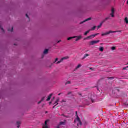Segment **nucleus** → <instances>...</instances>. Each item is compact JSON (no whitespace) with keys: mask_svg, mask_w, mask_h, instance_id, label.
Listing matches in <instances>:
<instances>
[{"mask_svg":"<svg viewBox=\"0 0 128 128\" xmlns=\"http://www.w3.org/2000/svg\"><path fill=\"white\" fill-rule=\"evenodd\" d=\"M111 12H112L110 14V16H112V18H114V9L112 8Z\"/></svg>","mask_w":128,"mask_h":128,"instance_id":"0eeeda50","label":"nucleus"},{"mask_svg":"<svg viewBox=\"0 0 128 128\" xmlns=\"http://www.w3.org/2000/svg\"><path fill=\"white\" fill-rule=\"evenodd\" d=\"M98 34H98V33L96 34H92L90 36H88L86 38H84V40H90V38H94V36H96Z\"/></svg>","mask_w":128,"mask_h":128,"instance_id":"7ed1b4c3","label":"nucleus"},{"mask_svg":"<svg viewBox=\"0 0 128 128\" xmlns=\"http://www.w3.org/2000/svg\"><path fill=\"white\" fill-rule=\"evenodd\" d=\"M122 32V30H119V31L118 30H116V31L110 30L108 32L102 34V36H106L108 34H112V32Z\"/></svg>","mask_w":128,"mask_h":128,"instance_id":"f03ea898","label":"nucleus"},{"mask_svg":"<svg viewBox=\"0 0 128 128\" xmlns=\"http://www.w3.org/2000/svg\"><path fill=\"white\" fill-rule=\"evenodd\" d=\"M110 20V17H107L106 18H105V19H104L100 24V25H98L97 28H101L102 26V24H104V22H106V20Z\"/></svg>","mask_w":128,"mask_h":128,"instance_id":"20e7f679","label":"nucleus"},{"mask_svg":"<svg viewBox=\"0 0 128 128\" xmlns=\"http://www.w3.org/2000/svg\"><path fill=\"white\" fill-rule=\"evenodd\" d=\"M72 38H76V37L72 36V37H69L67 38L68 40H70Z\"/></svg>","mask_w":128,"mask_h":128,"instance_id":"4468645a","label":"nucleus"},{"mask_svg":"<svg viewBox=\"0 0 128 128\" xmlns=\"http://www.w3.org/2000/svg\"><path fill=\"white\" fill-rule=\"evenodd\" d=\"M42 128H48V125L44 124Z\"/></svg>","mask_w":128,"mask_h":128,"instance_id":"b1692460","label":"nucleus"},{"mask_svg":"<svg viewBox=\"0 0 128 128\" xmlns=\"http://www.w3.org/2000/svg\"><path fill=\"white\" fill-rule=\"evenodd\" d=\"M76 120H77L78 122H80V117H78V112H76Z\"/></svg>","mask_w":128,"mask_h":128,"instance_id":"f8f14e48","label":"nucleus"},{"mask_svg":"<svg viewBox=\"0 0 128 128\" xmlns=\"http://www.w3.org/2000/svg\"><path fill=\"white\" fill-rule=\"evenodd\" d=\"M92 20V18H89L84 20V21L80 22V24H84V22H88V20Z\"/></svg>","mask_w":128,"mask_h":128,"instance_id":"6e6552de","label":"nucleus"},{"mask_svg":"<svg viewBox=\"0 0 128 128\" xmlns=\"http://www.w3.org/2000/svg\"><path fill=\"white\" fill-rule=\"evenodd\" d=\"M70 84V81H67L66 82L65 84Z\"/></svg>","mask_w":128,"mask_h":128,"instance_id":"a878e982","label":"nucleus"},{"mask_svg":"<svg viewBox=\"0 0 128 128\" xmlns=\"http://www.w3.org/2000/svg\"><path fill=\"white\" fill-rule=\"evenodd\" d=\"M71 94V92H70L68 93V94Z\"/></svg>","mask_w":128,"mask_h":128,"instance_id":"58836bf2","label":"nucleus"},{"mask_svg":"<svg viewBox=\"0 0 128 128\" xmlns=\"http://www.w3.org/2000/svg\"><path fill=\"white\" fill-rule=\"evenodd\" d=\"M124 22H126V24H128V17L125 18H124Z\"/></svg>","mask_w":128,"mask_h":128,"instance_id":"6ab92c4d","label":"nucleus"},{"mask_svg":"<svg viewBox=\"0 0 128 128\" xmlns=\"http://www.w3.org/2000/svg\"><path fill=\"white\" fill-rule=\"evenodd\" d=\"M0 28H1L3 32H4V28H2V27L0 25Z\"/></svg>","mask_w":128,"mask_h":128,"instance_id":"393cba45","label":"nucleus"},{"mask_svg":"<svg viewBox=\"0 0 128 128\" xmlns=\"http://www.w3.org/2000/svg\"><path fill=\"white\" fill-rule=\"evenodd\" d=\"M90 70H92V68H90Z\"/></svg>","mask_w":128,"mask_h":128,"instance_id":"4c0bfd02","label":"nucleus"},{"mask_svg":"<svg viewBox=\"0 0 128 128\" xmlns=\"http://www.w3.org/2000/svg\"><path fill=\"white\" fill-rule=\"evenodd\" d=\"M74 122H76V120H74Z\"/></svg>","mask_w":128,"mask_h":128,"instance_id":"79ce46f5","label":"nucleus"},{"mask_svg":"<svg viewBox=\"0 0 128 128\" xmlns=\"http://www.w3.org/2000/svg\"><path fill=\"white\" fill-rule=\"evenodd\" d=\"M62 102H64V100H62Z\"/></svg>","mask_w":128,"mask_h":128,"instance_id":"49530a36","label":"nucleus"},{"mask_svg":"<svg viewBox=\"0 0 128 128\" xmlns=\"http://www.w3.org/2000/svg\"><path fill=\"white\" fill-rule=\"evenodd\" d=\"M42 102V100L38 102V104H40V102Z\"/></svg>","mask_w":128,"mask_h":128,"instance_id":"c9c22d12","label":"nucleus"},{"mask_svg":"<svg viewBox=\"0 0 128 128\" xmlns=\"http://www.w3.org/2000/svg\"><path fill=\"white\" fill-rule=\"evenodd\" d=\"M79 124H80V126H82V121H78Z\"/></svg>","mask_w":128,"mask_h":128,"instance_id":"c756f323","label":"nucleus"},{"mask_svg":"<svg viewBox=\"0 0 128 128\" xmlns=\"http://www.w3.org/2000/svg\"><path fill=\"white\" fill-rule=\"evenodd\" d=\"M99 50H100V52H104V47H100L99 48Z\"/></svg>","mask_w":128,"mask_h":128,"instance_id":"aec40b11","label":"nucleus"},{"mask_svg":"<svg viewBox=\"0 0 128 128\" xmlns=\"http://www.w3.org/2000/svg\"><path fill=\"white\" fill-rule=\"evenodd\" d=\"M108 78V80H114V77H109Z\"/></svg>","mask_w":128,"mask_h":128,"instance_id":"cd10ccee","label":"nucleus"},{"mask_svg":"<svg viewBox=\"0 0 128 128\" xmlns=\"http://www.w3.org/2000/svg\"><path fill=\"white\" fill-rule=\"evenodd\" d=\"M42 58H44V56H42Z\"/></svg>","mask_w":128,"mask_h":128,"instance_id":"c03bdc74","label":"nucleus"},{"mask_svg":"<svg viewBox=\"0 0 128 128\" xmlns=\"http://www.w3.org/2000/svg\"><path fill=\"white\" fill-rule=\"evenodd\" d=\"M80 66H82V65L80 64H78V66H76V70H78V68H80Z\"/></svg>","mask_w":128,"mask_h":128,"instance_id":"dca6fc26","label":"nucleus"},{"mask_svg":"<svg viewBox=\"0 0 128 128\" xmlns=\"http://www.w3.org/2000/svg\"><path fill=\"white\" fill-rule=\"evenodd\" d=\"M48 120H46L44 122V125L48 126Z\"/></svg>","mask_w":128,"mask_h":128,"instance_id":"4be33fe9","label":"nucleus"},{"mask_svg":"<svg viewBox=\"0 0 128 128\" xmlns=\"http://www.w3.org/2000/svg\"><path fill=\"white\" fill-rule=\"evenodd\" d=\"M90 56V54H85L83 57V58H86V56Z\"/></svg>","mask_w":128,"mask_h":128,"instance_id":"412c9836","label":"nucleus"},{"mask_svg":"<svg viewBox=\"0 0 128 128\" xmlns=\"http://www.w3.org/2000/svg\"><path fill=\"white\" fill-rule=\"evenodd\" d=\"M74 37H75V38H76V42H78V40H80L82 38V36H74Z\"/></svg>","mask_w":128,"mask_h":128,"instance_id":"423d86ee","label":"nucleus"},{"mask_svg":"<svg viewBox=\"0 0 128 128\" xmlns=\"http://www.w3.org/2000/svg\"><path fill=\"white\" fill-rule=\"evenodd\" d=\"M96 26H94L91 29H90V30H96Z\"/></svg>","mask_w":128,"mask_h":128,"instance_id":"a211bd4d","label":"nucleus"},{"mask_svg":"<svg viewBox=\"0 0 128 128\" xmlns=\"http://www.w3.org/2000/svg\"><path fill=\"white\" fill-rule=\"evenodd\" d=\"M58 102H60V98H58L56 99V101L54 103V106H56V104H58Z\"/></svg>","mask_w":128,"mask_h":128,"instance_id":"9b49d317","label":"nucleus"},{"mask_svg":"<svg viewBox=\"0 0 128 128\" xmlns=\"http://www.w3.org/2000/svg\"><path fill=\"white\" fill-rule=\"evenodd\" d=\"M44 98H45L44 97H43L42 100H41V102H42V100H44Z\"/></svg>","mask_w":128,"mask_h":128,"instance_id":"c85d7f7f","label":"nucleus"},{"mask_svg":"<svg viewBox=\"0 0 128 128\" xmlns=\"http://www.w3.org/2000/svg\"><path fill=\"white\" fill-rule=\"evenodd\" d=\"M126 68H128V66H126V67L124 68H122V70H126Z\"/></svg>","mask_w":128,"mask_h":128,"instance_id":"2f4dec72","label":"nucleus"},{"mask_svg":"<svg viewBox=\"0 0 128 128\" xmlns=\"http://www.w3.org/2000/svg\"><path fill=\"white\" fill-rule=\"evenodd\" d=\"M16 124L18 126L17 128H20V122H17Z\"/></svg>","mask_w":128,"mask_h":128,"instance_id":"5701e85b","label":"nucleus"},{"mask_svg":"<svg viewBox=\"0 0 128 128\" xmlns=\"http://www.w3.org/2000/svg\"><path fill=\"white\" fill-rule=\"evenodd\" d=\"M127 4H128V0L127 1Z\"/></svg>","mask_w":128,"mask_h":128,"instance_id":"37998d69","label":"nucleus"},{"mask_svg":"<svg viewBox=\"0 0 128 128\" xmlns=\"http://www.w3.org/2000/svg\"><path fill=\"white\" fill-rule=\"evenodd\" d=\"M98 42H100V40H92V41L90 42V44L92 46L94 44H98Z\"/></svg>","mask_w":128,"mask_h":128,"instance_id":"39448f33","label":"nucleus"},{"mask_svg":"<svg viewBox=\"0 0 128 128\" xmlns=\"http://www.w3.org/2000/svg\"><path fill=\"white\" fill-rule=\"evenodd\" d=\"M8 32H12V30H14V27H13V26H12V27H11V30H10V29L8 28Z\"/></svg>","mask_w":128,"mask_h":128,"instance_id":"f3484780","label":"nucleus"},{"mask_svg":"<svg viewBox=\"0 0 128 128\" xmlns=\"http://www.w3.org/2000/svg\"><path fill=\"white\" fill-rule=\"evenodd\" d=\"M52 104V102H49V104Z\"/></svg>","mask_w":128,"mask_h":128,"instance_id":"a19ab883","label":"nucleus"},{"mask_svg":"<svg viewBox=\"0 0 128 128\" xmlns=\"http://www.w3.org/2000/svg\"><path fill=\"white\" fill-rule=\"evenodd\" d=\"M66 124V122H60L58 126H64Z\"/></svg>","mask_w":128,"mask_h":128,"instance_id":"9d476101","label":"nucleus"},{"mask_svg":"<svg viewBox=\"0 0 128 128\" xmlns=\"http://www.w3.org/2000/svg\"><path fill=\"white\" fill-rule=\"evenodd\" d=\"M26 18H29L28 15V14H26Z\"/></svg>","mask_w":128,"mask_h":128,"instance_id":"72a5a7b5","label":"nucleus"},{"mask_svg":"<svg viewBox=\"0 0 128 128\" xmlns=\"http://www.w3.org/2000/svg\"><path fill=\"white\" fill-rule=\"evenodd\" d=\"M67 58H68V57H64V58H62L60 60L58 61V58H56L55 59V60L54 62V64H60V62H62V61L64 60H66Z\"/></svg>","mask_w":128,"mask_h":128,"instance_id":"f257e3e1","label":"nucleus"},{"mask_svg":"<svg viewBox=\"0 0 128 128\" xmlns=\"http://www.w3.org/2000/svg\"><path fill=\"white\" fill-rule=\"evenodd\" d=\"M61 116H64L65 118H68V116H64V114H62Z\"/></svg>","mask_w":128,"mask_h":128,"instance_id":"7c9ffc66","label":"nucleus"},{"mask_svg":"<svg viewBox=\"0 0 128 128\" xmlns=\"http://www.w3.org/2000/svg\"><path fill=\"white\" fill-rule=\"evenodd\" d=\"M56 106H58V104H55V105L53 106V108H56Z\"/></svg>","mask_w":128,"mask_h":128,"instance_id":"473e14b6","label":"nucleus"},{"mask_svg":"<svg viewBox=\"0 0 128 128\" xmlns=\"http://www.w3.org/2000/svg\"><path fill=\"white\" fill-rule=\"evenodd\" d=\"M48 49H46L44 52V54H48Z\"/></svg>","mask_w":128,"mask_h":128,"instance_id":"2eb2a0df","label":"nucleus"},{"mask_svg":"<svg viewBox=\"0 0 128 128\" xmlns=\"http://www.w3.org/2000/svg\"><path fill=\"white\" fill-rule=\"evenodd\" d=\"M54 98V97L53 98V99Z\"/></svg>","mask_w":128,"mask_h":128,"instance_id":"a18cd8bd","label":"nucleus"},{"mask_svg":"<svg viewBox=\"0 0 128 128\" xmlns=\"http://www.w3.org/2000/svg\"><path fill=\"white\" fill-rule=\"evenodd\" d=\"M112 50H116V47L112 46Z\"/></svg>","mask_w":128,"mask_h":128,"instance_id":"bb28decb","label":"nucleus"},{"mask_svg":"<svg viewBox=\"0 0 128 128\" xmlns=\"http://www.w3.org/2000/svg\"><path fill=\"white\" fill-rule=\"evenodd\" d=\"M91 101L92 102H94V100L91 98Z\"/></svg>","mask_w":128,"mask_h":128,"instance_id":"f704fd0d","label":"nucleus"},{"mask_svg":"<svg viewBox=\"0 0 128 128\" xmlns=\"http://www.w3.org/2000/svg\"><path fill=\"white\" fill-rule=\"evenodd\" d=\"M58 96H60V93H59V94H58Z\"/></svg>","mask_w":128,"mask_h":128,"instance_id":"e433bc0d","label":"nucleus"},{"mask_svg":"<svg viewBox=\"0 0 128 128\" xmlns=\"http://www.w3.org/2000/svg\"><path fill=\"white\" fill-rule=\"evenodd\" d=\"M60 42V40L58 41V43Z\"/></svg>","mask_w":128,"mask_h":128,"instance_id":"ea45409f","label":"nucleus"},{"mask_svg":"<svg viewBox=\"0 0 128 128\" xmlns=\"http://www.w3.org/2000/svg\"><path fill=\"white\" fill-rule=\"evenodd\" d=\"M90 32V30H89L87 31H86L84 33V36H86L88 34V32Z\"/></svg>","mask_w":128,"mask_h":128,"instance_id":"ddd939ff","label":"nucleus"},{"mask_svg":"<svg viewBox=\"0 0 128 128\" xmlns=\"http://www.w3.org/2000/svg\"><path fill=\"white\" fill-rule=\"evenodd\" d=\"M52 94H50L48 96L46 100L47 102H48V100H50V98H52Z\"/></svg>","mask_w":128,"mask_h":128,"instance_id":"1a4fd4ad","label":"nucleus"}]
</instances>
